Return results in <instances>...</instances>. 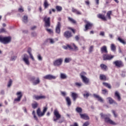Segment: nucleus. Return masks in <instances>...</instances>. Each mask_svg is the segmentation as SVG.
Here are the masks:
<instances>
[{
    "instance_id": "ddd939ff",
    "label": "nucleus",
    "mask_w": 126,
    "mask_h": 126,
    "mask_svg": "<svg viewBox=\"0 0 126 126\" xmlns=\"http://www.w3.org/2000/svg\"><path fill=\"white\" fill-rule=\"evenodd\" d=\"M92 26H93V24L92 23L87 22L85 26V29L84 30V31H87L88 29H91Z\"/></svg>"
},
{
    "instance_id": "4be33fe9",
    "label": "nucleus",
    "mask_w": 126,
    "mask_h": 126,
    "mask_svg": "<svg viewBox=\"0 0 126 126\" xmlns=\"http://www.w3.org/2000/svg\"><path fill=\"white\" fill-rule=\"evenodd\" d=\"M80 116L81 119H83V120H89V116L86 114H80Z\"/></svg>"
},
{
    "instance_id": "338daca9",
    "label": "nucleus",
    "mask_w": 126,
    "mask_h": 126,
    "mask_svg": "<svg viewBox=\"0 0 126 126\" xmlns=\"http://www.w3.org/2000/svg\"><path fill=\"white\" fill-rule=\"evenodd\" d=\"M36 28H37V27H36V26H34L33 27L31 28V30H35V29H36Z\"/></svg>"
},
{
    "instance_id": "49530a36",
    "label": "nucleus",
    "mask_w": 126,
    "mask_h": 126,
    "mask_svg": "<svg viewBox=\"0 0 126 126\" xmlns=\"http://www.w3.org/2000/svg\"><path fill=\"white\" fill-rule=\"evenodd\" d=\"M37 59L40 61V62H42L43 61V58L42 57V56H41V55L38 54L37 56Z\"/></svg>"
},
{
    "instance_id": "37998d69",
    "label": "nucleus",
    "mask_w": 126,
    "mask_h": 126,
    "mask_svg": "<svg viewBox=\"0 0 126 126\" xmlns=\"http://www.w3.org/2000/svg\"><path fill=\"white\" fill-rule=\"evenodd\" d=\"M56 8L57 10V11H62V10H63V7H62V6H56Z\"/></svg>"
},
{
    "instance_id": "69168bd1",
    "label": "nucleus",
    "mask_w": 126,
    "mask_h": 126,
    "mask_svg": "<svg viewBox=\"0 0 126 126\" xmlns=\"http://www.w3.org/2000/svg\"><path fill=\"white\" fill-rule=\"evenodd\" d=\"M63 49H64V50H67V49H68V47H67V45L66 46H63Z\"/></svg>"
},
{
    "instance_id": "cd10ccee",
    "label": "nucleus",
    "mask_w": 126,
    "mask_h": 126,
    "mask_svg": "<svg viewBox=\"0 0 126 126\" xmlns=\"http://www.w3.org/2000/svg\"><path fill=\"white\" fill-rule=\"evenodd\" d=\"M98 18H100V19H102V20H106V17H105L104 15H102L101 14L97 15Z\"/></svg>"
},
{
    "instance_id": "f03ea898",
    "label": "nucleus",
    "mask_w": 126,
    "mask_h": 126,
    "mask_svg": "<svg viewBox=\"0 0 126 126\" xmlns=\"http://www.w3.org/2000/svg\"><path fill=\"white\" fill-rule=\"evenodd\" d=\"M22 61L26 65L28 66L30 65V61H29V56L28 55L26 54H24L22 56Z\"/></svg>"
},
{
    "instance_id": "f704fd0d",
    "label": "nucleus",
    "mask_w": 126,
    "mask_h": 126,
    "mask_svg": "<svg viewBox=\"0 0 126 126\" xmlns=\"http://www.w3.org/2000/svg\"><path fill=\"white\" fill-rule=\"evenodd\" d=\"M100 67L102 70H107V65L104 64H100Z\"/></svg>"
},
{
    "instance_id": "7ed1b4c3",
    "label": "nucleus",
    "mask_w": 126,
    "mask_h": 126,
    "mask_svg": "<svg viewBox=\"0 0 126 126\" xmlns=\"http://www.w3.org/2000/svg\"><path fill=\"white\" fill-rule=\"evenodd\" d=\"M11 41V38L10 37H3L0 35V42L2 43V44H8Z\"/></svg>"
},
{
    "instance_id": "de8ad7c7",
    "label": "nucleus",
    "mask_w": 126,
    "mask_h": 126,
    "mask_svg": "<svg viewBox=\"0 0 126 126\" xmlns=\"http://www.w3.org/2000/svg\"><path fill=\"white\" fill-rule=\"evenodd\" d=\"M86 92V94H84L83 95L85 98H88V97H89L90 96L89 93L87 92Z\"/></svg>"
},
{
    "instance_id": "13d9d810",
    "label": "nucleus",
    "mask_w": 126,
    "mask_h": 126,
    "mask_svg": "<svg viewBox=\"0 0 126 126\" xmlns=\"http://www.w3.org/2000/svg\"><path fill=\"white\" fill-rule=\"evenodd\" d=\"M32 37H36L37 36V33L35 32H32Z\"/></svg>"
},
{
    "instance_id": "3c124183",
    "label": "nucleus",
    "mask_w": 126,
    "mask_h": 126,
    "mask_svg": "<svg viewBox=\"0 0 126 126\" xmlns=\"http://www.w3.org/2000/svg\"><path fill=\"white\" fill-rule=\"evenodd\" d=\"M93 49H94V46H90L89 50V53H92V52H93Z\"/></svg>"
},
{
    "instance_id": "393cba45",
    "label": "nucleus",
    "mask_w": 126,
    "mask_h": 126,
    "mask_svg": "<svg viewBox=\"0 0 126 126\" xmlns=\"http://www.w3.org/2000/svg\"><path fill=\"white\" fill-rule=\"evenodd\" d=\"M60 78L61 79H66L67 75L64 73H60Z\"/></svg>"
},
{
    "instance_id": "bf43d9fd",
    "label": "nucleus",
    "mask_w": 126,
    "mask_h": 126,
    "mask_svg": "<svg viewBox=\"0 0 126 126\" xmlns=\"http://www.w3.org/2000/svg\"><path fill=\"white\" fill-rule=\"evenodd\" d=\"M4 32H5V29L3 28L0 29V33H3Z\"/></svg>"
},
{
    "instance_id": "e2e57ef3",
    "label": "nucleus",
    "mask_w": 126,
    "mask_h": 126,
    "mask_svg": "<svg viewBox=\"0 0 126 126\" xmlns=\"http://www.w3.org/2000/svg\"><path fill=\"white\" fill-rule=\"evenodd\" d=\"M62 96H65L66 95V93L65 92H61Z\"/></svg>"
},
{
    "instance_id": "09e8293b",
    "label": "nucleus",
    "mask_w": 126,
    "mask_h": 126,
    "mask_svg": "<svg viewBox=\"0 0 126 126\" xmlns=\"http://www.w3.org/2000/svg\"><path fill=\"white\" fill-rule=\"evenodd\" d=\"M32 115L33 116V118H34V120H35V121H38V118H37V117L36 116V115L35 114L34 110H33L32 111Z\"/></svg>"
},
{
    "instance_id": "58836bf2",
    "label": "nucleus",
    "mask_w": 126,
    "mask_h": 126,
    "mask_svg": "<svg viewBox=\"0 0 126 126\" xmlns=\"http://www.w3.org/2000/svg\"><path fill=\"white\" fill-rule=\"evenodd\" d=\"M75 85L77 87H79L80 88L81 87V86H82L83 85V84H82V83L81 82H76L75 83Z\"/></svg>"
},
{
    "instance_id": "423d86ee",
    "label": "nucleus",
    "mask_w": 126,
    "mask_h": 126,
    "mask_svg": "<svg viewBox=\"0 0 126 126\" xmlns=\"http://www.w3.org/2000/svg\"><path fill=\"white\" fill-rule=\"evenodd\" d=\"M43 79H47V80H53L57 79V76H54L52 74H47L43 77Z\"/></svg>"
},
{
    "instance_id": "a211bd4d",
    "label": "nucleus",
    "mask_w": 126,
    "mask_h": 126,
    "mask_svg": "<svg viewBox=\"0 0 126 126\" xmlns=\"http://www.w3.org/2000/svg\"><path fill=\"white\" fill-rule=\"evenodd\" d=\"M100 52L101 54H106L108 53V50H107V46H103L100 48Z\"/></svg>"
},
{
    "instance_id": "c756f323",
    "label": "nucleus",
    "mask_w": 126,
    "mask_h": 126,
    "mask_svg": "<svg viewBox=\"0 0 126 126\" xmlns=\"http://www.w3.org/2000/svg\"><path fill=\"white\" fill-rule=\"evenodd\" d=\"M43 5L44 6V8H48V7H49V6L50 5L49 4V3L48 2L47 0H44Z\"/></svg>"
},
{
    "instance_id": "7c9ffc66",
    "label": "nucleus",
    "mask_w": 126,
    "mask_h": 126,
    "mask_svg": "<svg viewBox=\"0 0 126 126\" xmlns=\"http://www.w3.org/2000/svg\"><path fill=\"white\" fill-rule=\"evenodd\" d=\"M76 112L79 114H81L82 113V108L81 107H78L75 109Z\"/></svg>"
},
{
    "instance_id": "5701e85b",
    "label": "nucleus",
    "mask_w": 126,
    "mask_h": 126,
    "mask_svg": "<svg viewBox=\"0 0 126 126\" xmlns=\"http://www.w3.org/2000/svg\"><path fill=\"white\" fill-rule=\"evenodd\" d=\"M37 115L38 117H43V116H44L45 114H44L43 112H42L41 111V109L40 108H38L36 111Z\"/></svg>"
},
{
    "instance_id": "b1692460",
    "label": "nucleus",
    "mask_w": 126,
    "mask_h": 126,
    "mask_svg": "<svg viewBox=\"0 0 126 126\" xmlns=\"http://www.w3.org/2000/svg\"><path fill=\"white\" fill-rule=\"evenodd\" d=\"M64 36L65 38H70L71 37V32L67 31L64 32Z\"/></svg>"
},
{
    "instance_id": "f8f14e48",
    "label": "nucleus",
    "mask_w": 126,
    "mask_h": 126,
    "mask_svg": "<svg viewBox=\"0 0 126 126\" xmlns=\"http://www.w3.org/2000/svg\"><path fill=\"white\" fill-rule=\"evenodd\" d=\"M62 26V25L61 24V23L58 22L57 24V25L56 26V29H55V32L57 34H60L61 33V27Z\"/></svg>"
},
{
    "instance_id": "864d4df0",
    "label": "nucleus",
    "mask_w": 126,
    "mask_h": 126,
    "mask_svg": "<svg viewBox=\"0 0 126 126\" xmlns=\"http://www.w3.org/2000/svg\"><path fill=\"white\" fill-rule=\"evenodd\" d=\"M102 94H103L104 95H106V94H108V91H107V90L104 89V90H102Z\"/></svg>"
},
{
    "instance_id": "a18cd8bd",
    "label": "nucleus",
    "mask_w": 126,
    "mask_h": 126,
    "mask_svg": "<svg viewBox=\"0 0 126 126\" xmlns=\"http://www.w3.org/2000/svg\"><path fill=\"white\" fill-rule=\"evenodd\" d=\"M46 30L47 31V32H48V33H49V34H53L54 33V32H53V30H52V29H46Z\"/></svg>"
},
{
    "instance_id": "f3484780",
    "label": "nucleus",
    "mask_w": 126,
    "mask_h": 126,
    "mask_svg": "<svg viewBox=\"0 0 126 126\" xmlns=\"http://www.w3.org/2000/svg\"><path fill=\"white\" fill-rule=\"evenodd\" d=\"M71 96L73 98V101H76V99L78 97V94L76 93L71 92Z\"/></svg>"
},
{
    "instance_id": "79ce46f5",
    "label": "nucleus",
    "mask_w": 126,
    "mask_h": 126,
    "mask_svg": "<svg viewBox=\"0 0 126 126\" xmlns=\"http://www.w3.org/2000/svg\"><path fill=\"white\" fill-rule=\"evenodd\" d=\"M87 73L85 72H82L80 74V75L81 76V78H83L84 77H85V75H86Z\"/></svg>"
},
{
    "instance_id": "c85d7f7f",
    "label": "nucleus",
    "mask_w": 126,
    "mask_h": 126,
    "mask_svg": "<svg viewBox=\"0 0 126 126\" xmlns=\"http://www.w3.org/2000/svg\"><path fill=\"white\" fill-rule=\"evenodd\" d=\"M66 102H67V105L69 107L71 105V101L69 97H66Z\"/></svg>"
},
{
    "instance_id": "6ab92c4d",
    "label": "nucleus",
    "mask_w": 126,
    "mask_h": 126,
    "mask_svg": "<svg viewBox=\"0 0 126 126\" xmlns=\"http://www.w3.org/2000/svg\"><path fill=\"white\" fill-rule=\"evenodd\" d=\"M94 98H96V99H98V101L101 102V103H103L104 100H103V98H102V97H101L99 95L94 94Z\"/></svg>"
},
{
    "instance_id": "774afa93",
    "label": "nucleus",
    "mask_w": 126,
    "mask_h": 126,
    "mask_svg": "<svg viewBox=\"0 0 126 126\" xmlns=\"http://www.w3.org/2000/svg\"><path fill=\"white\" fill-rule=\"evenodd\" d=\"M76 14H78L79 15H80V14H81V13L79 11L77 10L76 11Z\"/></svg>"
},
{
    "instance_id": "2f4dec72",
    "label": "nucleus",
    "mask_w": 126,
    "mask_h": 126,
    "mask_svg": "<svg viewBox=\"0 0 126 126\" xmlns=\"http://www.w3.org/2000/svg\"><path fill=\"white\" fill-rule=\"evenodd\" d=\"M48 42H49V43H50V44H55V43L56 42V41H55V39H53V38H48L47 39Z\"/></svg>"
},
{
    "instance_id": "680f3d73",
    "label": "nucleus",
    "mask_w": 126,
    "mask_h": 126,
    "mask_svg": "<svg viewBox=\"0 0 126 126\" xmlns=\"http://www.w3.org/2000/svg\"><path fill=\"white\" fill-rule=\"evenodd\" d=\"M99 35H100V36H105V32H101L100 33V34H99Z\"/></svg>"
},
{
    "instance_id": "1a4fd4ad",
    "label": "nucleus",
    "mask_w": 126,
    "mask_h": 126,
    "mask_svg": "<svg viewBox=\"0 0 126 126\" xmlns=\"http://www.w3.org/2000/svg\"><path fill=\"white\" fill-rule=\"evenodd\" d=\"M114 56H112L111 55H108V54H105L103 55V61H111L112 59L114 58Z\"/></svg>"
},
{
    "instance_id": "a19ab883",
    "label": "nucleus",
    "mask_w": 126,
    "mask_h": 126,
    "mask_svg": "<svg viewBox=\"0 0 126 126\" xmlns=\"http://www.w3.org/2000/svg\"><path fill=\"white\" fill-rule=\"evenodd\" d=\"M12 85V80L10 79L8 82L7 84V87L9 88L10 87H11V86Z\"/></svg>"
},
{
    "instance_id": "e433bc0d",
    "label": "nucleus",
    "mask_w": 126,
    "mask_h": 126,
    "mask_svg": "<svg viewBox=\"0 0 126 126\" xmlns=\"http://www.w3.org/2000/svg\"><path fill=\"white\" fill-rule=\"evenodd\" d=\"M111 49L112 52H116V46L114 44H111Z\"/></svg>"
},
{
    "instance_id": "052dcab7",
    "label": "nucleus",
    "mask_w": 126,
    "mask_h": 126,
    "mask_svg": "<svg viewBox=\"0 0 126 126\" xmlns=\"http://www.w3.org/2000/svg\"><path fill=\"white\" fill-rule=\"evenodd\" d=\"M89 126V122H86L84 124L83 126Z\"/></svg>"
},
{
    "instance_id": "c9c22d12",
    "label": "nucleus",
    "mask_w": 126,
    "mask_h": 126,
    "mask_svg": "<svg viewBox=\"0 0 126 126\" xmlns=\"http://www.w3.org/2000/svg\"><path fill=\"white\" fill-rule=\"evenodd\" d=\"M118 40L122 44H123V45H126V42L123 39L121 38L120 37L118 38Z\"/></svg>"
},
{
    "instance_id": "8fccbe9b",
    "label": "nucleus",
    "mask_w": 126,
    "mask_h": 126,
    "mask_svg": "<svg viewBox=\"0 0 126 126\" xmlns=\"http://www.w3.org/2000/svg\"><path fill=\"white\" fill-rule=\"evenodd\" d=\"M32 107L33 109H36V108L38 107V103H37V102L33 103L32 104Z\"/></svg>"
},
{
    "instance_id": "c03bdc74",
    "label": "nucleus",
    "mask_w": 126,
    "mask_h": 126,
    "mask_svg": "<svg viewBox=\"0 0 126 126\" xmlns=\"http://www.w3.org/2000/svg\"><path fill=\"white\" fill-rule=\"evenodd\" d=\"M112 14V11H109L107 13L106 16L108 17V19H111V15Z\"/></svg>"
},
{
    "instance_id": "6e6d98bb",
    "label": "nucleus",
    "mask_w": 126,
    "mask_h": 126,
    "mask_svg": "<svg viewBox=\"0 0 126 126\" xmlns=\"http://www.w3.org/2000/svg\"><path fill=\"white\" fill-rule=\"evenodd\" d=\"M47 110H48V107H44L43 112H42V113H43L44 115H45V113H46V112H47Z\"/></svg>"
},
{
    "instance_id": "bb28decb",
    "label": "nucleus",
    "mask_w": 126,
    "mask_h": 126,
    "mask_svg": "<svg viewBox=\"0 0 126 126\" xmlns=\"http://www.w3.org/2000/svg\"><path fill=\"white\" fill-rule=\"evenodd\" d=\"M40 78L39 77H37L36 78V80L33 81V85H37L40 83Z\"/></svg>"
},
{
    "instance_id": "4c0bfd02",
    "label": "nucleus",
    "mask_w": 126,
    "mask_h": 126,
    "mask_svg": "<svg viewBox=\"0 0 126 126\" xmlns=\"http://www.w3.org/2000/svg\"><path fill=\"white\" fill-rule=\"evenodd\" d=\"M70 62H71V58H65L64 62L65 63H70Z\"/></svg>"
},
{
    "instance_id": "2eb2a0df",
    "label": "nucleus",
    "mask_w": 126,
    "mask_h": 126,
    "mask_svg": "<svg viewBox=\"0 0 126 126\" xmlns=\"http://www.w3.org/2000/svg\"><path fill=\"white\" fill-rule=\"evenodd\" d=\"M114 96L119 102L121 101V100H122V97H121V94H120V93L119 92L116 91L115 92Z\"/></svg>"
},
{
    "instance_id": "603ef678",
    "label": "nucleus",
    "mask_w": 126,
    "mask_h": 126,
    "mask_svg": "<svg viewBox=\"0 0 126 126\" xmlns=\"http://www.w3.org/2000/svg\"><path fill=\"white\" fill-rule=\"evenodd\" d=\"M17 58V57L15 56H11L10 60L12 61H15V60H16Z\"/></svg>"
},
{
    "instance_id": "9d476101",
    "label": "nucleus",
    "mask_w": 126,
    "mask_h": 126,
    "mask_svg": "<svg viewBox=\"0 0 126 126\" xmlns=\"http://www.w3.org/2000/svg\"><path fill=\"white\" fill-rule=\"evenodd\" d=\"M33 98L34 99V100H42L43 99H46V96L43 95H38L34 94L33 95Z\"/></svg>"
},
{
    "instance_id": "4d7b16f0",
    "label": "nucleus",
    "mask_w": 126,
    "mask_h": 126,
    "mask_svg": "<svg viewBox=\"0 0 126 126\" xmlns=\"http://www.w3.org/2000/svg\"><path fill=\"white\" fill-rule=\"evenodd\" d=\"M112 113L113 114L115 118H117V117H118V115L116 114V112H115V111L112 110Z\"/></svg>"
},
{
    "instance_id": "4468645a",
    "label": "nucleus",
    "mask_w": 126,
    "mask_h": 126,
    "mask_svg": "<svg viewBox=\"0 0 126 126\" xmlns=\"http://www.w3.org/2000/svg\"><path fill=\"white\" fill-rule=\"evenodd\" d=\"M50 17L46 18V17L44 18V20L45 23L46 27H50L51 24H50Z\"/></svg>"
},
{
    "instance_id": "aec40b11",
    "label": "nucleus",
    "mask_w": 126,
    "mask_h": 126,
    "mask_svg": "<svg viewBox=\"0 0 126 126\" xmlns=\"http://www.w3.org/2000/svg\"><path fill=\"white\" fill-rule=\"evenodd\" d=\"M83 82L85 83V84H88L90 82V80L88 78H87L86 76L84 77V78H81Z\"/></svg>"
},
{
    "instance_id": "0e129e2a",
    "label": "nucleus",
    "mask_w": 126,
    "mask_h": 126,
    "mask_svg": "<svg viewBox=\"0 0 126 126\" xmlns=\"http://www.w3.org/2000/svg\"><path fill=\"white\" fill-rule=\"evenodd\" d=\"M75 39L76 41H79V37L78 36V35H76V36L75 37Z\"/></svg>"
},
{
    "instance_id": "f257e3e1",
    "label": "nucleus",
    "mask_w": 126,
    "mask_h": 126,
    "mask_svg": "<svg viewBox=\"0 0 126 126\" xmlns=\"http://www.w3.org/2000/svg\"><path fill=\"white\" fill-rule=\"evenodd\" d=\"M100 116L101 119H104V121L105 123H107V124H110V125H112L113 126H116L117 123L114 122L111 119L108 118V115L106 114H103V113H100Z\"/></svg>"
},
{
    "instance_id": "5fc2aeb1",
    "label": "nucleus",
    "mask_w": 126,
    "mask_h": 126,
    "mask_svg": "<svg viewBox=\"0 0 126 126\" xmlns=\"http://www.w3.org/2000/svg\"><path fill=\"white\" fill-rule=\"evenodd\" d=\"M18 11H19V12H23L24 11V10L23 9V7H22V6H21L19 8Z\"/></svg>"
},
{
    "instance_id": "20e7f679",
    "label": "nucleus",
    "mask_w": 126,
    "mask_h": 126,
    "mask_svg": "<svg viewBox=\"0 0 126 126\" xmlns=\"http://www.w3.org/2000/svg\"><path fill=\"white\" fill-rule=\"evenodd\" d=\"M16 95H17V98L14 99V102H20L22 97L23 96V94L22 93V92H17L16 94Z\"/></svg>"
},
{
    "instance_id": "dca6fc26",
    "label": "nucleus",
    "mask_w": 126,
    "mask_h": 126,
    "mask_svg": "<svg viewBox=\"0 0 126 126\" xmlns=\"http://www.w3.org/2000/svg\"><path fill=\"white\" fill-rule=\"evenodd\" d=\"M32 52V49L31 48H29L27 51V52L28 53L30 58L32 60V61H35V59H34V57H33V55H32V53L31 52Z\"/></svg>"
},
{
    "instance_id": "6e6552de",
    "label": "nucleus",
    "mask_w": 126,
    "mask_h": 126,
    "mask_svg": "<svg viewBox=\"0 0 126 126\" xmlns=\"http://www.w3.org/2000/svg\"><path fill=\"white\" fill-rule=\"evenodd\" d=\"M113 64H115V66H117L118 67H123L124 66L123 62L119 60L114 62Z\"/></svg>"
},
{
    "instance_id": "0eeeda50",
    "label": "nucleus",
    "mask_w": 126,
    "mask_h": 126,
    "mask_svg": "<svg viewBox=\"0 0 126 126\" xmlns=\"http://www.w3.org/2000/svg\"><path fill=\"white\" fill-rule=\"evenodd\" d=\"M63 58H59L54 62V65L55 66H60L63 63Z\"/></svg>"
},
{
    "instance_id": "39448f33",
    "label": "nucleus",
    "mask_w": 126,
    "mask_h": 126,
    "mask_svg": "<svg viewBox=\"0 0 126 126\" xmlns=\"http://www.w3.org/2000/svg\"><path fill=\"white\" fill-rule=\"evenodd\" d=\"M54 115L55 116V117H53V121L54 122H57V121H58V120H60L61 119V114H60V113L58 111L57 109H55L54 111Z\"/></svg>"
},
{
    "instance_id": "473e14b6",
    "label": "nucleus",
    "mask_w": 126,
    "mask_h": 126,
    "mask_svg": "<svg viewBox=\"0 0 126 126\" xmlns=\"http://www.w3.org/2000/svg\"><path fill=\"white\" fill-rule=\"evenodd\" d=\"M23 21L24 23L28 22V16L25 15L23 18Z\"/></svg>"
},
{
    "instance_id": "412c9836",
    "label": "nucleus",
    "mask_w": 126,
    "mask_h": 126,
    "mask_svg": "<svg viewBox=\"0 0 126 126\" xmlns=\"http://www.w3.org/2000/svg\"><path fill=\"white\" fill-rule=\"evenodd\" d=\"M107 101L109 102L110 104H115V105H118V103L115 101L112 97H107Z\"/></svg>"
},
{
    "instance_id": "72a5a7b5",
    "label": "nucleus",
    "mask_w": 126,
    "mask_h": 126,
    "mask_svg": "<svg viewBox=\"0 0 126 126\" xmlns=\"http://www.w3.org/2000/svg\"><path fill=\"white\" fill-rule=\"evenodd\" d=\"M68 19L69 20V21H70L71 22V23H73V24H75V23H76V21H75V20L73 19V18H71V17H68Z\"/></svg>"
},
{
    "instance_id": "a878e982",
    "label": "nucleus",
    "mask_w": 126,
    "mask_h": 126,
    "mask_svg": "<svg viewBox=\"0 0 126 126\" xmlns=\"http://www.w3.org/2000/svg\"><path fill=\"white\" fill-rule=\"evenodd\" d=\"M99 79L100 80H102L103 81H106L107 80V77L106 75L104 74H100L99 75Z\"/></svg>"
},
{
    "instance_id": "ea45409f",
    "label": "nucleus",
    "mask_w": 126,
    "mask_h": 126,
    "mask_svg": "<svg viewBox=\"0 0 126 126\" xmlns=\"http://www.w3.org/2000/svg\"><path fill=\"white\" fill-rule=\"evenodd\" d=\"M103 85H104V86H106V87H107L109 89H111V85L109 84L108 83L103 82Z\"/></svg>"
},
{
    "instance_id": "9b49d317",
    "label": "nucleus",
    "mask_w": 126,
    "mask_h": 126,
    "mask_svg": "<svg viewBox=\"0 0 126 126\" xmlns=\"http://www.w3.org/2000/svg\"><path fill=\"white\" fill-rule=\"evenodd\" d=\"M67 47L68 49H69V50H74L75 51H78V47H77V46H76L74 43H72L71 45L67 44Z\"/></svg>"
}]
</instances>
